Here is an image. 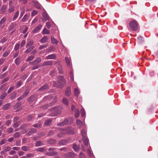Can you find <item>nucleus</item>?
Returning <instances> with one entry per match:
<instances>
[{"mask_svg": "<svg viewBox=\"0 0 158 158\" xmlns=\"http://www.w3.org/2000/svg\"><path fill=\"white\" fill-rule=\"evenodd\" d=\"M61 133L58 135V137H60L62 135L73 134L74 133V129L71 127H69L67 128L62 129Z\"/></svg>", "mask_w": 158, "mask_h": 158, "instance_id": "nucleus-1", "label": "nucleus"}, {"mask_svg": "<svg viewBox=\"0 0 158 158\" xmlns=\"http://www.w3.org/2000/svg\"><path fill=\"white\" fill-rule=\"evenodd\" d=\"M65 80L63 76H60L58 77V81L56 83L55 81L53 82V85L59 88H62L65 83Z\"/></svg>", "mask_w": 158, "mask_h": 158, "instance_id": "nucleus-2", "label": "nucleus"}, {"mask_svg": "<svg viewBox=\"0 0 158 158\" xmlns=\"http://www.w3.org/2000/svg\"><path fill=\"white\" fill-rule=\"evenodd\" d=\"M61 107L60 106L55 107L50 109L53 114L51 115L52 116H55L60 114L61 113Z\"/></svg>", "mask_w": 158, "mask_h": 158, "instance_id": "nucleus-3", "label": "nucleus"}, {"mask_svg": "<svg viewBox=\"0 0 158 158\" xmlns=\"http://www.w3.org/2000/svg\"><path fill=\"white\" fill-rule=\"evenodd\" d=\"M129 25L131 29L133 31H136L138 27L137 22L134 20L131 21L129 23Z\"/></svg>", "mask_w": 158, "mask_h": 158, "instance_id": "nucleus-4", "label": "nucleus"}, {"mask_svg": "<svg viewBox=\"0 0 158 158\" xmlns=\"http://www.w3.org/2000/svg\"><path fill=\"white\" fill-rule=\"evenodd\" d=\"M73 122V120L72 118H69L68 119L66 118L62 122L58 124V126H62L64 125H66L68 124H71Z\"/></svg>", "mask_w": 158, "mask_h": 158, "instance_id": "nucleus-5", "label": "nucleus"}, {"mask_svg": "<svg viewBox=\"0 0 158 158\" xmlns=\"http://www.w3.org/2000/svg\"><path fill=\"white\" fill-rule=\"evenodd\" d=\"M41 61V59L40 57L37 58L35 60L31 62H30L29 63L30 64L32 65H35L38 64V63H40Z\"/></svg>", "mask_w": 158, "mask_h": 158, "instance_id": "nucleus-6", "label": "nucleus"}, {"mask_svg": "<svg viewBox=\"0 0 158 158\" xmlns=\"http://www.w3.org/2000/svg\"><path fill=\"white\" fill-rule=\"evenodd\" d=\"M6 20V18L5 17H3L1 19L0 21V28L2 29L3 28L4 26V23Z\"/></svg>", "mask_w": 158, "mask_h": 158, "instance_id": "nucleus-7", "label": "nucleus"}, {"mask_svg": "<svg viewBox=\"0 0 158 158\" xmlns=\"http://www.w3.org/2000/svg\"><path fill=\"white\" fill-rule=\"evenodd\" d=\"M42 27V25L40 24L35 28L32 31V33H35L39 32Z\"/></svg>", "mask_w": 158, "mask_h": 158, "instance_id": "nucleus-8", "label": "nucleus"}, {"mask_svg": "<svg viewBox=\"0 0 158 158\" xmlns=\"http://www.w3.org/2000/svg\"><path fill=\"white\" fill-rule=\"evenodd\" d=\"M76 124L77 127L79 128H81L83 125L82 122L78 119H77L76 120Z\"/></svg>", "mask_w": 158, "mask_h": 158, "instance_id": "nucleus-9", "label": "nucleus"}, {"mask_svg": "<svg viewBox=\"0 0 158 158\" xmlns=\"http://www.w3.org/2000/svg\"><path fill=\"white\" fill-rule=\"evenodd\" d=\"M65 94L66 96H70L71 94V88L69 86H68L65 91Z\"/></svg>", "mask_w": 158, "mask_h": 158, "instance_id": "nucleus-10", "label": "nucleus"}, {"mask_svg": "<svg viewBox=\"0 0 158 158\" xmlns=\"http://www.w3.org/2000/svg\"><path fill=\"white\" fill-rule=\"evenodd\" d=\"M56 55L54 54H52L47 56L46 57V59H54L56 58Z\"/></svg>", "mask_w": 158, "mask_h": 158, "instance_id": "nucleus-11", "label": "nucleus"}, {"mask_svg": "<svg viewBox=\"0 0 158 158\" xmlns=\"http://www.w3.org/2000/svg\"><path fill=\"white\" fill-rule=\"evenodd\" d=\"M82 139L85 145V146H88L89 143V140L86 137H82Z\"/></svg>", "mask_w": 158, "mask_h": 158, "instance_id": "nucleus-12", "label": "nucleus"}, {"mask_svg": "<svg viewBox=\"0 0 158 158\" xmlns=\"http://www.w3.org/2000/svg\"><path fill=\"white\" fill-rule=\"evenodd\" d=\"M48 38L47 36H44L40 40V42L42 43H44L47 42Z\"/></svg>", "mask_w": 158, "mask_h": 158, "instance_id": "nucleus-13", "label": "nucleus"}, {"mask_svg": "<svg viewBox=\"0 0 158 158\" xmlns=\"http://www.w3.org/2000/svg\"><path fill=\"white\" fill-rule=\"evenodd\" d=\"M51 42L53 44H57L58 43V41H57V40H56V39H55L54 37L52 36L51 37Z\"/></svg>", "mask_w": 158, "mask_h": 158, "instance_id": "nucleus-14", "label": "nucleus"}, {"mask_svg": "<svg viewBox=\"0 0 158 158\" xmlns=\"http://www.w3.org/2000/svg\"><path fill=\"white\" fill-rule=\"evenodd\" d=\"M48 87V85L45 84L44 85L42 86L40 88L39 90L40 91H42L45 90L47 89Z\"/></svg>", "mask_w": 158, "mask_h": 158, "instance_id": "nucleus-15", "label": "nucleus"}, {"mask_svg": "<svg viewBox=\"0 0 158 158\" xmlns=\"http://www.w3.org/2000/svg\"><path fill=\"white\" fill-rule=\"evenodd\" d=\"M74 95L76 96H78L80 93L79 89L77 88H75L74 89Z\"/></svg>", "mask_w": 158, "mask_h": 158, "instance_id": "nucleus-16", "label": "nucleus"}, {"mask_svg": "<svg viewBox=\"0 0 158 158\" xmlns=\"http://www.w3.org/2000/svg\"><path fill=\"white\" fill-rule=\"evenodd\" d=\"M52 64V63L51 61H47L44 62L43 64V66L51 65Z\"/></svg>", "mask_w": 158, "mask_h": 158, "instance_id": "nucleus-17", "label": "nucleus"}, {"mask_svg": "<svg viewBox=\"0 0 158 158\" xmlns=\"http://www.w3.org/2000/svg\"><path fill=\"white\" fill-rule=\"evenodd\" d=\"M34 4L35 6V7L39 9H41V5L38 2H34Z\"/></svg>", "mask_w": 158, "mask_h": 158, "instance_id": "nucleus-18", "label": "nucleus"}, {"mask_svg": "<svg viewBox=\"0 0 158 158\" xmlns=\"http://www.w3.org/2000/svg\"><path fill=\"white\" fill-rule=\"evenodd\" d=\"M10 103H7L5 105L3 106L2 109L5 110H8L10 108Z\"/></svg>", "mask_w": 158, "mask_h": 158, "instance_id": "nucleus-19", "label": "nucleus"}, {"mask_svg": "<svg viewBox=\"0 0 158 158\" xmlns=\"http://www.w3.org/2000/svg\"><path fill=\"white\" fill-rule=\"evenodd\" d=\"M34 48L33 46H31L27 48L25 51V52L26 53H28L31 52Z\"/></svg>", "mask_w": 158, "mask_h": 158, "instance_id": "nucleus-20", "label": "nucleus"}, {"mask_svg": "<svg viewBox=\"0 0 158 158\" xmlns=\"http://www.w3.org/2000/svg\"><path fill=\"white\" fill-rule=\"evenodd\" d=\"M68 100L65 98H63L62 101V103L66 106L68 105Z\"/></svg>", "mask_w": 158, "mask_h": 158, "instance_id": "nucleus-21", "label": "nucleus"}, {"mask_svg": "<svg viewBox=\"0 0 158 158\" xmlns=\"http://www.w3.org/2000/svg\"><path fill=\"white\" fill-rule=\"evenodd\" d=\"M28 15L27 14L23 16V18L21 20V22H26L28 18Z\"/></svg>", "mask_w": 158, "mask_h": 158, "instance_id": "nucleus-22", "label": "nucleus"}, {"mask_svg": "<svg viewBox=\"0 0 158 158\" xmlns=\"http://www.w3.org/2000/svg\"><path fill=\"white\" fill-rule=\"evenodd\" d=\"M42 33L43 34H48L50 33V31L47 29L46 28H44L43 30Z\"/></svg>", "mask_w": 158, "mask_h": 158, "instance_id": "nucleus-23", "label": "nucleus"}, {"mask_svg": "<svg viewBox=\"0 0 158 158\" xmlns=\"http://www.w3.org/2000/svg\"><path fill=\"white\" fill-rule=\"evenodd\" d=\"M75 117L76 118L78 117L80 114V111L79 110L76 109L75 111Z\"/></svg>", "mask_w": 158, "mask_h": 158, "instance_id": "nucleus-24", "label": "nucleus"}, {"mask_svg": "<svg viewBox=\"0 0 158 158\" xmlns=\"http://www.w3.org/2000/svg\"><path fill=\"white\" fill-rule=\"evenodd\" d=\"M19 11H17L15 13V14L14 15L12 19L13 21L15 20L18 17L19 15Z\"/></svg>", "mask_w": 158, "mask_h": 158, "instance_id": "nucleus-25", "label": "nucleus"}, {"mask_svg": "<svg viewBox=\"0 0 158 158\" xmlns=\"http://www.w3.org/2000/svg\"><path fill=\"white\" fill-rule=\"evenodd\" d=\"M55 50V48L53 46H52L47 49L46 51L48 52H51L52 51H54Z\"/></svg>", "mask_w": 158, "mask_h": 158, "instance_id": "nucleus-26", "label": "nucleus"}, {"mask_svg": "<svg viewBox=\"0 0 158 158\" xmlns=\"http://www.w3.org/2000/svg\"><path fill=\"white\" fill-rule=\"evenodd\" d=\"M58 69L59 73L63 74V69L61 65H59L58 68Z\"/></svg>", "mask_w": 158, "mask_h": 158, "instance_id": "nucleus-27", "label": "nucleus"}, {"mask_svg": "<svg viewBox=\"0 0 158 158\" xmlns=\"http://www.w3.org/2000/svg\"><path fill=\"white\" fill-rule=\"evenodd\" d=\"M34 41L32 40H30L29 41H28L27 43L26 47H28L29 46H31L34 43Z\"/></svg>", "mask_w": 158, "mask_h": 158, "instance_id": "nucleus-28", "label": "nucleus"}, {"mask_svg": "<svg viewBox=\"0 0 158 158\" xmlns=\"http://www.w3.org/2000/svg\"><path fill=\"white\" fill-rule=\"evenodd\" d=\"M20 10H21V13H20V16L19 19L21 18L22 17L24 13L25 10L24 9V8L23 7V8H21L20 9Z\"/></svg>", "mask_w": 158, "mask_h": 158, "instance_id": "nucleus-29", "label": "nucleus"}, {"mask_svg": "<svg viewBox=\"0 0 158 158\" xmlns=\"http://www.w3.org/2000/svg\"><path fill=\"white\" fill-rule=\"evenodd\" d=\"M21 122L20 121H19L18 122H16L13 125V127L15 128H16L19 125V124H20Z\"/></svg>", "mask_w": 158, "mask_h": 158, "instance_id": "nucleus-30", "label": "nucleus"}, {"mask_svg": "<svg viewBox=\"0 0 158 158\" xmlns=\"http://www.w3.org/2000/svg\"><path fill=\"white\" fill-rule=\"evenodd\" d=\"M6 7V6L5 5H3L2 6L1 9V11H2V13H4L5 12Z\"/></svg>", "mask_w": 158, "mask_h": 158, "instance_id": "nucleus-31", "label": "nucleus"}, {"mask_svg": "<svg viewBox=\"0 0 158 158\" xmlns=\"http://www.w3.org/2000/svg\"><path fill=\"white\" fill-rule=\"evenodd\" d=\"M34 58V56H29L28 58L26 60V61H30L32 60Z\"/></svg>", "mask_w": 158, "mask_h": 158, "instance_id": "nucleus-32", "label": "nucleus"}, {"mask_svg": "<svg viewBox=\"0 0 158 158\" xmlns=\"http://www.w3.org/2000/svg\"><path fill=\"white\" fill-rule=\"evenodd\" d=\"M51 123V120L49 119L47 120L44 123V125H49Z\"/></svg>", "mask_w": 158, "mask_h": 158, "instance_id": "nucleus-33", "label": "nucleus"}, {"mask_svg": "<svg viewBox=\"0 0 158 158\" xmlns=\"http://www.w3.org/2000/svg\"><path fill=\"white\" fill-rule=\"evenodd\" d=\"M59 144H61L62 145H65L66 143H67V141L65 140H62L59 142Z\"/></svg>", "mask_w": 158, "mask_h": 158, "instance_id": "nucleus-34", "label": "nucleus"}, {"mask_svg": "<svg viewBox=\"0 0 158 158\" xmlns=\"http://www.w3.org/2000/svg\"><path fill=\"white\" fill-rule=\"evenodd\" d=\"M16 93L15 92H13L10 94V97L11 99H13L15 98L16 96Z\"/></svg>", "mask_w": 158, "mask_h": 158, "instance_id": "nucleus-35", "label": "nucleus"}, {"mask_svg": "<svg viewBox=\"0 0 158 158\" xmlns=\"http://www.w3.org/2000/svg\"><path fill=\"white\" fill-rule=\"evenodd\" d=\"M15 24H14L13 23H11L10 25H9V28L10 31H11L12 29H13L14 27H15Z\"/></svg>", "mask_w": 158, "mask_h": 158, "instance_id": "nucleus-36", "label": "nucleus"}, {"mask_svg": "<svg viewBox=\"0 0 158 158\" xmlns=\"http://www.w3.org/2000/svg\"><path fill=\"white\" fill-rule=\"evenodd\" d=\"M81 133L82 135V137H86V132L85 130H82L81 131Z\"/></svg>", "mask_w": 158, "mask_h": 158, "instance_id": "nucleus-37", "label": "nucleus"}, {"mask_svg": "<svg viewBox=\"0 0 158 158\" xmlns=\"http://www.w3.org/2000/svg\"><path fill=\"white\" fill-rule=\"evenodd\" d=\"M20 58L19 57L17 58L15 60V63L16 65H18L20 64Z\"/></svg>", "mask_w": 158, "mask_h": 158, "instance_id": "nucleus-38", "label": "nucleus"}, {"mask_svg": "<svg viewBox=\"0 0 158 158\" xmlns=\"http://www.w3.org/2000/svg\"><path fill=\"white\" fill-rule=\"evenodd\" d=\"M81 115L82 117H84L85 114V110L84 108H82L81 109Z\"/></svg>", "mask_w": 158, "mask_h": 158, "instance_id": "nucleus-39", "label": "nucleus"}, {"mask_svg": "<svg viewBox=\"0 0 158 158\" xmlns=\"http://www.w3.org/2000/svg\"><path fill=\"white\" fill-rule=\"evenodd\" d=\"M43 145V143L41 141H37L35 143V146H40Z\"/></svg>", "mask_w": 158, "mask_h": 158, "instance_id": "nucleus-40", "label": "nucleus"}, {"mask_svg": "<svg viewBox=\"0 0 158 158\" xmlns=\"http://www.w3.org/2000/svg\"><path fill=\"white\" fill-rule=\"evenodd\" d=\"M73 148L74 150L76 152H77L79 150V148L75 144L73 145Z\"/></svg>", "mask_w": 158, "mask_h": 158, "instance_id": "nucleus-41", "label": "nucleus"}, {"mask_svg": "<svg viewBox=\"0 0 158 158\" xmlns=\"http://www.w3.org/2000/svg\"><path fill=\"white\" fill-rule=\"evenodd\" d=\"M15 7L14 6H10L8 10V12L9 13H11L14 10Z\"/></svg>", "mask_w": 158, "mask_h": 158, "instance_id": "nucleus-42", "label": "nucleus"}, {"mask_svg": "<svg viewBox=\"0 0 158 158\" xmlns=\"http://www.w3.org/2000/svg\"><path fill=\"white\" fill-rule=\"evenodd\" d=\"M75 155L73 153L70 152L69 153V158H74Z\"/></svg>", "mask_w": 158, "mask_h": 158, "instance_id": "nucleus-43", "label": "nucleus"}, {"mask_svg": "<svg viewBox=\"0 0 158 158\" xmlns=\"http://www.w3.org/2000/svg\"><path fill=\"white\" fill-rule=\"evenodd\" d=\"M22 83V82L21 81H18L16 84V88H18L20 86V85H21Z\"/></svg>", "mask_w": 158, "mask_h": 158, "instance_id": "nucleus-44", "label": "nucleus"}, {"mask_svg": "<svg viewBox=\"0 0 158 158\" xmlns=\"http://www.w3.org/2000/svg\"><path fill=\"white\" fill-rule=\"evenodd\" d=\"M11 149V148L8 147H5L4 148V149L3 151L4 152H8Z\"/></svg>", "mask_w": 158, "mask_h": 158, "instance_id": "nucleus-45", "label": "nucleus"}, {"mask_svg": "<svg viewBox=\"0 0 158 158\" xmlns=\"http://www.w3.org/2000/svg\"><path fill=\"white\" fill-rule=\"evenodd\" d=\"M43 17L46 20H48L49 19V17L48 16V15L46 13H44L43 14Z\"/></svg>", "mask_w": 158, "mask_h": 158, "instance_id": "nucleus-46", "label": "nucleus"}, {"mask_svg": "<svg viewBox=\"0 0 158 158\" xmlns=\"http://www.w3.org/2000/svg\"><path fill=\"white\" fill-rule=\"evenodd\" d=\"M29 149V147L26 146H23L21 148V149L24 151H27Z\"/></svg>", "mask_w": 158, "mask_h": 158, "instance_id": "nucleus-47", "label": "nucleus"}, {"mask_svg": "<svg viewBox=\"0 0 158 158\" xmlns=\"http://www.w3.org/2000/svg\"><path fill=\"white\" fill-rule=\"evenodd\" d=\"M20 135V134L19 132H16L14 134V137L15 138H17L19 137Z\"/></svg>", "mask_w": 158, "mask_h": 158, "instance_id": "nucleus-48", "label": "nucleus"}, {"mask_svg": "<svg viewBox=\"0 0 158 158\" xmlns=\"http://www.w3.org/2000/svg\"><path fill=\"white\" fill-rule=\"evenodd\" d=\"M10 53V51H6L2 55V56L4 57H6L9 55Z\"/></svg>", "mask_w": 158, "mask_h": 158, "instance_id": "nucleus-49", "label": "nucleus"}, {"mask_svg": "<svg viewBox=\"0 0 158 158\" xmlns=\"http://www.w3.org/2000/svg\"><path fill=\"white\" fill-rule=\"evenodd\" d=\"M65 60L66 63L67 64V66H69L70 65V60H69L67 57H65Z\"/></svg>", "mask_w": 158, "mask_h": 158, "instance_id": "nucleus-50", "label": "nucleus"}, {"mask_svg": "<svg viewBox=\"0 0 158 158\" xmlns=\"http://www.w3.org/2000/svg\"><path fill=\"white\" fill-rule=\"evenodd\" d=\"M47 46H48L47 44L41 45L39 47V49L41 50L43 48H46L47 47Z\"/></svg>", "mask_w": 158, "mask_h": 158, "instance_id": "nucleus-51", "label": "nucleus"}, {"mask_svg": "<svg viewBox=\"0 0 158 158\" xmlns=\"http://www.w3.org/2000/svg\"><path fill=\"white\" fill-rule=\"evenodd\" d=\"M38 13L37 11L34 10L32 12L31 14V15L32 16H35V15H36Z\"/></svg>", "mask_w": 158, "mask_h": 158, "instance_id": "nucleus-52", "label": "nucleus"}, {"mask_svg": "<svg viewBox=\"0 0 158 158\" xmlns=\"http://www.w3.org/2000/svg\"><path fill=\"white\" fill-rule=\"evenodd\" d=\"M138 40L139 43H141L143 41V38L142 36H140L138 38Z\"/></svg>", "mask_w": 158, "mask_h": 158, "instance_id": "nucleus-53", "label": "nucleus"}, {"mask_svg": "<svg viewBox=\"0 0 158 158\" xmlns=\"http://www.w3.org/2000/svg\"><path fill=\"white\" fill-rule=\"evenodd\" d=\"M13 131V129L12 128H9L7 130V133L8 134L11 133Z\"/></svg>", "mask_w": 158, "mask_h": 158, "instance_id": "nucleus-54", "label": "nucleus"}, {"mask_svg": "<svg viewBox=\"0 0 158 158\" xmlns=\"http://www.w3.org/2000/svg\"><path fill=\"white\" fill-rule=\"evenodd\" d=\"M6 95H7V94L6 93H4L3 94L1 95V97H0V98L2 100L4 99L5 98L6 96Z\"/></svg>", "mask_w": 158, "mask_h": 158, "instance_id": "nucleus-55", "label": "nucleus"}, {"mask_svg": "<svg viewBox=\"0 0 158 158\" xmlns=\"http://www.w3.org/2000/svg\"><path fill=\"white\" fill-rule=\"evenodd\" d=\"M7 40V38L6 37H4L1 40L0 43L3 44L6 42Z\"/></svg>", "mask_w": 158, "mask_h": 158, "instance_id": "nucleus-56", "label": "nucleus"}, {"mask_svg": "<svg viewBox=\"0 0 158 158\" xmlns=\"http://www.w3.org/2000/svg\"><path fill=\"white\" fill-rule=\"evenodd\" d=\"M19 44H15V48L14 49L15 51H17L19 48Z\"/></svg>", "mask_w": 158, "mask_h": 158, "instance_id": "nucleus-57", "label": "nucleus"}, {"mask_svg": "<svg viewBox=\"0 0 158 158\" xmlns=\"http://www.w3.org/2000/svg\"><path fill=\"white\" fill-rule=\"evenodd\" d=\"M79 158H85V157L84 154L82 152H81L79 155Z\"/></svg>", "mask_w": 158, "mask_h": 158, "instance_id": "nucleus-58", "label": "nucleus"}, {"mask_svg": "<svg viewBox=\"0 0 158 158\" xmlns=\"http://www.w3.org/2000/svg\"><path fill=\"white\" fill-rule=\"evenodd\" d=\"M41 124L39 123L33 125V126L35 127H40L41 126Z\"/></svg>", "mask_w": 158, "mask_h": 158, "instance_id": "nucleus-59", "label": "nucleus"}, {"mask_svg": "<svg viewBox=\"0 0 158 158\" xmlns=\"http://www.w3.org/2000/svg\"><path fill=\"white\" fill-rule=\"evenodd\" d=\"M27 77V75L26 74H24L21 77V79L23 80H25Z\"/></svg>", "mask_w": 158, "mask_h": 158, "instance_id": "nucleus-60", "label": "nucleus"}, {"mask_svg": "<svg viewBox=\"0 0 158 158\" xmlns=\"http://www.w3.org/2000/svg\"><path fill=\"white\" fill-rule=\"evenodd\" d=\"M14 88V87L13 86L10 87L7 91V93L8 94L10 93L13 89Z\"/></svg>", "mask_w": 158, "mask_h": 158, "instance_id": "nucleus-61", "label": "nucleus"}, {"mask_svg": "<svg viewBox=\"0 0 158 158\" xmlns=\"http://www.w3.org/2000/svg\"><path fill=\"white\" fill-rule=\"evenodd\" d=\"M46 25L47 27L49 29L51 27V25H50V23L49 22H47L46 23Z\"/></svg>", "mask_w": 158, "mask_h": 158, "instance_id": "nucleus-62", "label": "nucleus"}, {"mask_svg": "<svg viewBox=\"0 0 158 158\" xmlns=\"http://www.w3.org/2000/svg\"><path fill=\"white\" fill-rule=\"evenodd\" d=\"M6 141V140L5 139H4L1 140V145H2L5 143Z\"/></svg>", "mask_w": 158, "mask_h": 158, "instance_id": "nucleus-63", "label": "nucleus"}, {"mask_svg": "<svg viewBox=\"0 0 158 158\" xmlns=\"http://www.w3.org/2000/svg\"><path fill=\"white\" fill-rule=\"evenodd\" d=\"M36 131L35 128H31L30 130V132L31 133H35Z\"/></svg>", "mask_w": 158, "mask_h": 158, "instance_id": "nucleus-64", "label": "nucleus"}]
</instances>
